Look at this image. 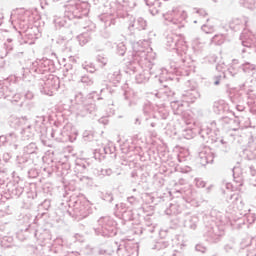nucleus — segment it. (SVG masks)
<instances>
[{
    "label": "nucleus",
    "instance_id": "1",
    "mask_svg": "<svg viewBox=\"0 0 256 256\" xmlns=\"http://www.w3.org/2000/svg\"><path fill=\"white\" fill-rule=\"evenodd\" d=\"M214 85H219V80H217V81L214 83Z\"/></svg>",
    "mask_w": 256,
    "mask_h": 256
}]
</instances>
